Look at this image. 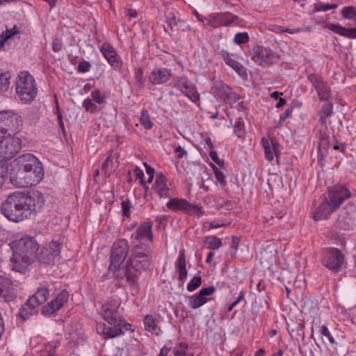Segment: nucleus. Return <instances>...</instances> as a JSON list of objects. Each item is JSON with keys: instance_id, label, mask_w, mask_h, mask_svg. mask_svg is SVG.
Returning <instances> with one entry per match:
<instances>
[{"instance_id": "57", "label": "nucleus", "mask_w": 356, "mask_h": 356, "mask_svg": "<svg viewBox=\"0 0 356 356\" xmlns=\"http://www.w3.org/2000/svg\"><path fill=\"white\" fill-rule=\"evenodd\" d=\"M91 65L89 62L83 60L79 63L78 71L80 72H87L90 70Z\"/></svg>"}, {"instance_id": "33", "label": "nucleus", "mask_w": 356, "mask_h": 356, "mask_svg": "<svg viewBox=\"0 0 356 356\" xmlns=\"http://www.w3.org/2000/svg\"><path fill=\"white\" fill-rule=\"evenodd\" d=\"M49 294V289L45 286H43L39 287L36 292L29 298L31 302L32 301L37 307H39L47 300Z\"/></svg>"}, {"instance_id": "2", "label": "nucleus", "mask_w": 356, "mask_h": 356, "mask_svg": "<svg viewBox=\"0 0 356 356\" xmlns=\"http://www.w3.org/2000/svg\"><path fill=\"white\" fill-rule=\"evenodd\" d=\"M44 177L40 161L32 154L15 159L10 169V181L18 188H26L39 184Z\"/></svg>"}, {"instance_id": "47", "label": "nucleus", "mask_w": 356, "mask_h": 356, "mask_svg": "<svg viewBox=\"0 0 356 356\" xmlns=\"http://www.w3.org/2000/svg\"><path fill=\"white\" fill-rule=\"evenodd\" d=\"M234 41L236 44H245L249 41V35L247 33H238L235 35Z\"/></svg>"}, {"instance_id": "19", "label": "nucleus", "mask_w": 356, "mask_h": 356, "mask_svg": "<svg viewBox=\"0 0 356 356\" xmlns=\"http://www.w3.org/2000/svg\"><path fill=\"white\" fill-rule=\"evenodd\" d=\"M166 207L172 211H181L189 214L202 213L200 207L191 204L184 199L171 198L167 202Z\"/></svg>"}, {"instance_id": "42", "label": "nucleus", "mask_w": 356, "mask_h": 356, "mask_svg": "<svg viewBox=\"0 0 356 356\" xmlns=\"http://www.w3.org/2000/svg\"><path fill=\"white\" fill-rule=\"evenodd\" d=\"M188 348V344L186 342H180L176 347L173 348L172 353L174 356H185L186 350Z\"/></svg>"}, {"instance_id": "39", "label": "nucleus", "mask_w": 356, "mask_h": 356, "mask_svg": "<svg viewBox=\"0 0 356 356\" xmlns=\"http://www.w3.org/2000/svg\"><path fill=\"white\" fill-rule=\"evenodd\" d=\"M234 131L239 138H243L245 137V130L242 118L239 117L237 118L234 125Z\"/></svg>"}, {"instance_id": "27", "label": "nucleus", "mask_w": 356, "mask_h": 356, "mask_svg": "<svg viewBox=\"0 0 356 356\" xmlns=\"http://www.w3.org/2000/svg\"><path fill=\"white\" fill-rule=\"evenodd\" d=\"M159 322V316L158 315L147 314L143 319L144 328L146 331L159 335L162 331L157 325Z\"/></svg>"}, {"instance_id": "62", "label": "nucleus", "mask_w": 356, "mask_h": 356, "mask_svg": "<svg viewBox=\"0 0 356 356\" xmlns=\"http://www.w3.org/2000/svg\"><path fill=\"white\" fill-rule=\"evenodd\" d=\"M175 152L178 154L179 159H181L184 156L187 155V152L180 145L176 147Z\"/></svg>"}, {"instance_id": "46", "label": "nucleus", "mask_w": 356, "mask_h": 356, "mask_svg": "<svg viewBox=\"0 0 356 356\" xmlns=\"http://www.w3.org/2000/svg\"><path fill=\"white\" fill-rule=\"evenodd\" d=\"M134 80L136 82V85L140 88L144 87L143 82V71L142 69L139 68L136 70L134 74Z\"/></svg>"}, {"instance_id": "31", "label": "nucleus", "mask_w": 356, "mask_h": 356, "mask_svg": "<svg viewBox=\"0 0 356 356\" xmlns=\"http://www.w3.org/2000/svg\"><path fill=\"white\" fill-rule=\"evenodd\" d=\"M155 191L161 197H169L170 195V190L167 186V179L162 174L157 175L156 176Z\"/></svg>"}, {"instance_id": "45", "label": "nucleus", "mask_w": 356, "mask_h": 356, "mask_svg": "<svg viewBox=\"0 0 356 356\" xmlns=\"http://www.w3.org/2000/svg\"><path fill=\"white\" fill-rule=\"evenodd\" d=\"M213 170L215 174V177L218 181L220 184L223 187L226 186L225 176L224 173L219 170L216 166L213 165Z\"/></svg>"}, {"instance_id": "56", "label": "nucleus", "mask_w": 356, "mask_h": 356, "mask_svg": "<svg viewBox=\"0 0 356 356\" xmlns=\"http://www.w3.org/2000/svg\"><path fill=\"white\" fill-rule=\"evenodd\" d=\"M215 291H216V288L213 286H209V287L202 288L199 291L198 293L202 297H205L207 296H210V295L213 294L215 292Z\"/></svg>"}, {"instance_id": "23", "label": "nucleus", "mask_w": 356, "mask_h": 356, "mask_svg": "<svg viewBox=\"0 0 356 356\" xmlns=\"http://www.w3.org/2000/svg\"><path fill=\"white\" fill-rule=\"evenodd\" d=\"M123 322L109 324L106 326L103 323H97V332L104 336L105 339L114 338L122 334V325Z\"/></svg>"}, {"instance_id": "22", "label": "nucleus", "mask_w": 356, "mask_h": 356, "mask_svg": "<svg viewBox=\"0 0 356 356\" xmlns=\"http://www.w3.org/2000/svg\"><path fill=\"white\" fill-rule=\"evenodd\" d=\"M172 76L171 70L159 67L153 70L149 75V81L153 85H161L168 81Z\"/></svg>"}, {"instance_id": "61", "label": "nucleus", "mask_w": 356, "mask_h": 356, "mask_svg": "<svg viewBox=\"0 0 356 356\" xmlns=\"http://www.w3.org/2000/svg\"><path fill=\"white\" fill-rule=\"evenodd\" d=\"M62 43L61 42L56 38L52 42V49L54 52H58L62 49Z\"/></svg>"}, {"instance_id": "34", "label": "nucleus", "mask_w": 356, "mask_h": 356, "mask_svg": "<svg viewBox=\"0 0 356 356\" xmlns=\"http://www.w3.org/2000/svg\"><path fill=\"white\" fill-rule=\"evenodd\" d=\"M38 307L29 298L26 302L22 306L19 316L22 320L25 321L28 319L31 316L34 314L35 309Z\"/></svg>"}, {"instance_id": "44", "label": "nucleus", "mask_w": 356, "mask_h": 356, "mask_svg": "<svg viewBox=\"0 0 356 356\" xmlns=\"http://www.w3.org/2000/svg\"><path fill=\"white\" fill-rule=\"evenodd\" d=\"M83 106L87 111L90 112L92 113H95L100 111V108L95 104L93 103L92 99L89 98L86 99L83 102Z\"/></svg>"}, {"instance_id": "28", "label": "nucleus", "mask_w": 356, "mask_h": 356, "mask_svg": "<svg viewBox=\"0 0 356 356\" xmlns=\"http://www.w3.org/2000/svg\"><path fill=\"white\" fill-rule=\"evenodd\" d=\"M261 144L264 149L265 158L266 160L271 161L274 159V154L276 155V147L278 143L275 140L263 137L261 138Z\"/></svg>"}, {"instance_id": "9", "label": "nucleus", "mask_w": 356, "mask_h": 356, "mask_svg": "<svg viewBox=\"0 0 356 356\" xmlns=\"http://www.w3.org/2000/svg\"><path fill=\"white\" fill-rule=\"evenodd\" d=\"M252 59L258 65L266 67L279 60L280 57L269 48L255 46L252 49Z\"/></svg>"}, {"instance_id": "11", "label": "nucleus", "mask_w": 356, "mask_h": 356, "mask_svg": "<svg viewBox=\"0 0 356 356\" xmlns=\"http://www.w3.org/2000/svg\"><path fill=\"white\" fill-rule=\"evenodd\" d=\"M170 86L180 91L192 102H196L200 99V95L195 86L192 83L186 76L177 77Z\"/></svg>"}, {"instance_id": "29", "label": "nucleus", "mask_w": 356, "mask_h": 356, "mask_svg": "<svg viewBox=\"0 0 356 356\" xmlns=\"http://www.w3.org/2000/svg\"><path fill=\"white\" fill-rule=\"evenodd\" d=\"M108 154V156L102 164V170L104 172L106 175L109 176L114 168L118 166V156L116 153H113V151H109Z\"/></svg>"}, {"instance_id": "54", "label": "nucleus", "mask_w": 356, "mask_h": 356, "mask_svg": "<svg viewBox=\"0 0 356 356\" xmlns=\"http://www.w3.org/2000/svg\"><path fill=\"white\" fill-rule=\"evenodd\" d=\"M122 213L126 217L130 216L131 202L129 200L122 201L121 203Z\"/></svg>"}, {"instance_id": "17", "label": "nucleus", "mask_w": 356, "mask_h": 356, "mask_svg": "<svg viewBox=\"0 0 356 356\" xmlns=\"http://www.w3.org/2000/svg\"><path fill=\"white\" fill-rule=\"evenodd\" d=\"M307 79L316 90L320 100L326 102L330 99L331 95L330 87L321 76L313 73L308 75Z\"/></svg>"}, {"instance_id": "21", "label": "nucleus", "mask_w": 356, "mask_h": 356, "mask_svg": "<svg viewBox=\"0 0 356 356\" xmlns=\"http://www.w3.org/2000/svg\"><path fill=\"white\" fill-rule=\"evenodd\" d=\"M17 289L13 282L6 277L0 276V297L10 302L17 298Z\"/></svg>"}, {"instance_id": "16", "label": "nucleus", "mask_w": 356, "mask_h": 356, "mask_svg": "<svg viewBox=\"0 0 356 356\" xmlns=\"http://www.w3.org/2000/svg\"><path fill=\"white\" fill-rule=\"evenodd\" d=\"M211 90L218 97L223 99L227 103L232 104L236 103L240 98L234 92L232 88L220 80H216L211 88Z\"/></svg>"}, {"instance_id": "59", "label": "nucleus", "mask_w": 356, "mask_h": 356, "mask_svg": "<svg viewBox=\"0 0 356 356\" xmlns=\"http://www.w3.org/2000/svg\"><path fill=\"white\" fill-rule=\"evenodd\" d=\"M144 166L145 167V169H146V172L147 174L149 176V178L147 181V183L150 184L152 181H153V179H154V170L153 168L149 166L147 163H144Z\"/></svg>"}, {"instance_id": "12", "label": "nucleus", "mask_w": 356, "mask_h": 356, "mask_svg": "<svg viewBox=\"0 0 356 356\" xmlns=\"http://www.w3.org/2000/svg\"><path fill=\"white\" fill-rule=\"evenodd\" d=\"M238 17L229 12L213 13L208 16V19L206 20V26L217 29L236 23Z\"/></svg>"}, {"instance_id": "58", "label": "nucleus", "mask_w": 356, "mask_h": 356, "mask_svg": "<svg viewBox=\"0 0 356 356\" xmlns=\"http://www.w3.org/2000/svg\"><path fill=\"white\" fill-rule=\"evenodd\" d=\"M209 156L211 160L213 162H215L217 165H218L220 167H222L224 165V161L218 158V154L216 151L211 150Z\"/></svg>"}, {"instance_id": "14", "label": "nucleus", "mask_w": 356, "mask_h": 356, "mask_svg": "<svg viewBox=\"0 0 356 356\" xmlns=\"http://www.w3.org/2000/svg\"><path fill=\"white\" fill-rule=\"evenodd\" d=\"M351 197L349 189L343 185H335L327 191L325 197L337 209L347 199Z\"/></svg>"}, {"instance_id": "18", "label": "nucleus", "mask_w": 356, "mask_h": 356, "mask_svg": "<svg viewBox=\"0 0 356 356\" xmlns=\"http://www.w3.org/2000/svg\"><path fill=\"white\" fill-rule=\"evenodd\" d=\"M68 298L69 293L66 290L61 291L56 298L42 307V314L47 316L54 315L68 301Z\"/></svg>"}, {"instance_id": "1", "label": "nucleus", "mask_w": 356, "mask_h": 356, "mask_svg": "<svg viewBox=\"0 0 356 356\" xmlns=\"http://www.w3.org/2000/svg\"><path fill=\"white\" fill-rule=\"evenodd\" d=\"M44 202L43 194L38 191H15L2 202L1 212L10 221L19 222L35 217Z\"/></svg>"}, {"instance_id": "60", "label": "nucleus", "mask_w": 356, "mask_h": 356, "mask_svg": "<svg viewBox=\"0 0 356 356\" xmlns=\"http://www.w3.org/2000/svg\"><path fill=\"white\" fill-rule=\"evenodd\" d=\"M56 345L55 343L49 345V348L47 350L43 351L42 356H54L56 353Z\"/></svg>"}, {"instance_id": "24", "label": "nucleus", "mask_w": 356, "mask_h": 356, "mask_svg": "<svg viewBox=\"0 0 356 356\" xmlns=\"http://www.w3.org/2000/svg\"><path fill=\"white\" fill-rule=\"evenodd\" d=\"M337 208L326 198L318 206L314 213V218L315 220H321L327 218L332 213H333Z\"/></svg>"}, {"instance_id": "64", "label": "nucleus", "mask_w": 356, "mask_h": 356, "mask_svg": "<svg viewBox=\"0 0 356 356\" xmlns=\"http://www.w3.org/2000/svg\"><path fill=\"white\" fill-rule=\"evenodd\" d=\"M239 243H240V238L236 236H233L232 239V248L234 249V250H237Z\"/></svg>"}, {"instance_id": "5", "label": "nucleus", "mask_w": 356, "mask_h": 356, "mask_svg": "<svg viewBox=\"0 0 356 356\" xmlns=\"http://www.w3.org/2000/svg\"><path fill=\"white\" fill-rule=\"evenodd\" d=\"M16 98L23 104L32 102L37 96L38 88L32 75L22 72L15 82Z\"/></svg>"}, {"instance_id": "40", "label": "nucleus", "mask_w": 356, "mask_h": 356, "mask_svg": "<svg viewBox=\"0 0 356 356\" xmlns=\"http://www.w3.org/2000/svg\"><path fill=\"white\" fill-rule=\"evenodd\" d=\"M205 242L209 249L217 250L222 246L221 240L216 236L206 237Z\"/></svg>"}, {"instance_id": "30", "label": "nucleus", "mask_w": 356, "mask_h": 356, "mask_svg": "<svg viewBox=\"0 0 356 356\" xmlns=\"http://www.w3.org/2000/svg\"><path fill=\"white\" fill-rule=\"evenodd\" d=\"M326 28L329 30L350 39L356 38V28L346 29L339 24H327Z\"/></svg>"}, {"instance_id": "7", "label": "nucleus", "mask_w": 356, "mask_h": 356, "mask_svg": "<svg viewBox=\"0 0 356 356\" xmlns=\"http://www.w3.org/2000/svg\"><path fill=\"white\" fill-rule=\"evenodd\" d=\"M129 251V245L126 239L115 241L111 250L109 270H118L127 257Z\"/></svg>"}, {"instance_id": "6", "label": "nucleus", "mask_w": 356, "mask_h": 356, "mask_svg": "<svg viewBox=\"0 0 356 356\" xmlns=\"http://www.w3.org/2000/svg\"><path fill=\"white\" fill-rule=\"evenodd\" d=\"M22 140L13 134H8L0 140V162L5 163L14 157L22 148Z\"/></svg>"}, {"instance_id": "53", "label": "nucleus", "mask_w": 356, "mask_h": 356, "mask_svg": "<svg viewBox=\"0 0 356 356\" xmlns=\"http://www.w3.org/2000/svg\"><path fill=\"white\" fill-rule=\"evenodd\" d=\"M321 333L322 335L326 337L328 339L330 343H332V344L335 343L334 339L332 336L330 332L329 331V330L326 325H323L321 327Z\"/></svg>"}, {"instance_id": "3", "label": "nucleus", "mask_w": 356, "mask_h": 356, "mask_svg": "<svg viewBox=\"0 0 356 356\" xmlns=\"http://www.w3.org/2000/svg\"><path fill=\"white\" fill-rule=\"evenodd\" d=\"M152 253V249L148 245L140 243L134 246L124 270V277L130 286L138 289V276L150 268Z\"/></svg>"}, {"instance_id": "51", "label": "nucleus", "mask_w": 356, "mask_h": 356, "mask_svg": "<svg viewBox=\"0 0 356 356\" xmlns=\"http://www.w3.org/2000/svg\"><path fill=\"white\" fill-rule=\"evenodd\" d=\"M91 97L92 99L99 104H103L105 102L104 97L102 96L99 90L96 89L92 91Z\"/></svg>"}, {"instance_id": "13", "label": "nucleus", "mask_w": 356, "mask_h": 356, "mask_svg": "<svg viewBox=\"0 0 356 356\" xmlns=\"http://www.w3.org/2000/svg\"><path fill=\"white\" fill-rule=\"evenodd\" d=\"M61 244L52 241L44 247L38 255V259L44 264H54L60 258Z\"/></svg>"}, {"instance_id": "26", "label": "nucleus", "mask_w": 356, "mask_h": 356, "mask_svg": "<svg viewBox=\"0 0 356 356\" xmlns=\"http://www.w3.org/2000/svg\"><path fill=\"white\" fill-rule=\"evenodd\" d=\"M152 226L153 222L151 220H147L144 222L141 223L136 229V239L141 241L145 238H147L149 242H152Z\"/></svg>"}, {"instance_id": "4", "label": "nucleus", "mask_w": 356, "mask_h": 356, "mask_svg": "<svg viewBox=\"0 0 356 356\" xmlns=\"http://www.w3.org/2000/svg\"><path fill=\"white\" fill-rule=\"evenodd\" d=\"M13 252L10 261L13 269L22 272L34 261L38 250V244L29 236H24L10 243Z\"/></svg>"}, {"instance_id": "50", "label": "nucleus", "mask_w": 356, "mask_h": 356, "mask_svg": "<svg viewBox=\"0 0 356 356\" xmlns=\"http://www.w3.org/2000/svg\"><path fill=\"white\" fill-rule=\"evenodd\" d=\"M337 7L336 4L323 5L322 3H316L314 6V12H325L330 9H335Z\"/></svg>"}, {"instance_id": "10", "label": "nucleus", "mask_w": 356, "mask_h": 356, "mask_svg": "<svg viewBox=\"0 0 356 356\" xmlns=\"http://www.w3.org/2000/svg\"><path fill=\"white\" fill-rule=\"evenodd\" d=\"M344 262V256L338 248H330L323 251V265L329 270L337 273L341 270Z\"/></svg>"}, {"instance_id": "35", "label": "nucleus", "mask_w": 356, "mask_h": 356, "mask_svg": "<svg viewBox=\"0 0 356 356\" xmlns=\"http://www.w3.org/2000/svg\"><path fill=\"white\" fill-rule=\"evenodd\" d=\"M333 113V106L331 103H325L319 111L320 122L321 124L327 123V118Z\"/></svg>"}, {"instance_id": "49", "label": "nucleus", "mask_w": 356, "mask_h": 356, "mask_svg": "<svg viewBox=\"0 0 356 356\" xmlns=\"http://www.w3.org/2000/svg\"><path fill=\"white\" fill-rule=\"evenodd\" d=\"M19 33V31L16 25H15L12 29H6V31L2 34V38H4V40H8V39L13 38L15 35Z\"/></svg>"}, {"instance_id": "36", "label": "nucleus", "mask_w": 356, "mask_h": 356, "mask_svg": "<svg viewBox=\"0 0 356 356\" xmlns=\"http://www.w3.org/2000/svg\"><path fill=\"white\" fill-rule=\"evenodd\" d=\"M208 298L202 297L199 293L190 297L188 306L191 309H197L207 302Z\"/></svg>"}, {"instance_id": "55", "label": "nucleus", "mask_w": 356, "mask_h": 356, "mask_svg": "<svg viewBox=\"0 0 356 356\" xmlns=\"http://www.w3.org/2000/svg\"><path fill=\"white\" fill-rule=\"evenodd\" d=\"M168 26L172 30L177 26L176 17L173 13H170L167 16Z\"/></svg>"}, {"instance_id": "8", "label": "nucleus", "mask_w": 356, "mask_h": 356, "mask_svg": "<svg viewBox=\"0 0 356 356\" xmlns=\"http://www.w3.org/2000/svg\"><path fill=\"white\" fill-rule=\"evenodd\" d=\"M0 124L5 134L7 132L16 134L22 131L23 120L14 110L0 111Z\"/></svg>"}, {"instance_id": "37", "label": "nucleus", "mask_w": 356, "mask_h": 356, "mask_svg": "<svg viewBox=\"0 0 356 356\" xmlns=\"http://www.w3.org/2000/svg\"><path fill=\"white\" fill-rule=\"evenodd\" d=\"M139 121H140V124L145 129H151L154 125L153 122L150 120V117H149L148 111L145 108H143L141 111Z\"/></svg>"}, {"instance_id": "38", "label": "nucleus", "mask_w": 356, "mask_h": 356, "mask_svg": "<svg viewBox=\"0 0 356 356\" xmlns=\"http://www.w3.org/2000/svg\"><path fill=\"white\" fill-rule=\"evenodd\" d=\"M11 74L9 72H5L0 74V92L6 91L10 83Z\"/></svg>"}, {"instance_id": "15", "label": "nucleus", "mask_w": 356, "mask_h": 356, "mask_svg": "<svg viewBox=\"0 0 356 356\" xmlns=\"http://www.w3.org/2000/svg\"><path fill=\"white\" fill-rule=\"evenodd\" d=\"M119 305L118 301L114 300L102 305L101 315L108 324L124 322L123 318L118 311Z\"/></svg>"}, {"instance_id": "32", "label": "nucleus", "mask_w": 356, "mask_h": 356, "mask_svg": "<svg viewBox=\"0 0 356 356\" xmlns=\"http://www.w3.org/2000/svg\"><path fill=\"white\" fill-rule=\"evenodd\" d=\"M220 56L225 63L238 74H243L245 73V69L244 67L240 63L232 58L231 55L228 52L222 51Z\"/></svg>"}, {"instance_id": "25", "label": "nucleus", "mask_w": 356, "mask_h": 356, "mask_svg": "<svg viewBox=\"0 0 356 356\" xmlns=\"http://www.w3.org/2000/svg\"><path fill=\"white\" fill-rule=\"evenodd\" d=\"M175 268L178 272L179 281L181 284H184L188 275V270L186 269V259L184 249H182L179 251L178 258L175 261Z\"/></svg>"}, {"instance_id": "20", "label": "nucleus", "mask_w": 356, "mask_h": 356, "mask_svg": "<svg viewBox=\"0 0 356 356\" xmlns=\"http://www.w3.org/2000/svg\"><path fill=\"white\" fill-rule=\"evenodd\" d=\"M100 51L112 67L115 70L121 69L122 60L111 44L108 42L103 43L100 47Z\"/></svg>"}, {"instance_id": "52", "label": "nucleus", "mask_w": 356, "mask_h": 356, "mask_svg": "<svg viewBox=\"0 0 356 356\" xmlns=\"http://www.w3.org/2000/svg\"><path fill=\"white\" fill-rule=\"evenodd\" d=\"M6 168L5 163L0 162V188H2L6 179Z\"/></svg>"}, {"instance_id": "43", "label": "nucleus", "mask_w": 356, "mask_h": 356, "mask_svg": "<svg viewBox=\"0 0 356 356\" xmlns=\"http://www.w3.org/2000/svg\"><path fill=\"white\" fill-rule=\"evenodd\" d=\"M202 284V278L200 276H195L187 284V290L189 292H192L196 290L197 288L200 286Z\"/></svg>"}, {"instance_id": "48", "label": "nucleus", "mask_w": 356, "mask_h": 356, "mask_svg": "<svg viewBox=\"0 0 356 356\" xmlns=\"http://www.w3.org/2000/svg\"><path fill=\"white\" fill-rule=\"evenodd\" d=\"M293 108H288L284 113H282L279 118L277 125L275 127V128H280L282 127V124L284 122L286 118H289L292 115Z\"/></svg>"}, {"instance_id": "41", "label": "nucleus", "mask_w": 356, "mask_h": 356, "mask_svg": "<svg viewBox=\"0 0 356 356\" xmlns=\"http://www.w3.org/2000/svg\"><path fill=\"white\" fill-rule=\"evenodd\" d=\"M341 15L344 19L353 20L356 23V8L353 6H346L341 10Z\"/></svg>"}, {"instance_id": "63", "label": "nucleus", "mask_w": 356, "mask_h": 356, "mask_svg": "<svg viewBox=\"0 0 356 356\" xmlns=\"http://www.w3.org/2000/svg\"><path fill=\"white\" fill-rule=\"evenodd\" d=\"M134 172L136 174V177L138 179H140V182L143 184L144 183V181L143 179V177H144V173H143V170L136 166L134 170Z\"/></svg>"}]
</instances>
